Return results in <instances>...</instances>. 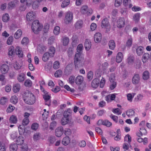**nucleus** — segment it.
Instances as JSON below:
<instances>
[{
	"instance_id": "f257e3e1",
	"label": "nucleus",
	"mask_w": 151,
	"mask_h": 151,
	"mask_svg": "<svg viewBox=\"0 0 151 151\" xmlns=\"http://www.w3.org/2000/svg\"><path fill=\"white\" fill-rule=\"evenodd\" d=\"M85 59L82 54L80 53L75 54L74 58V63L76 69L83 67L85 65Z\"/></svg>"
},
{
	"instance_id": "f03ea898",
	"label": "nucleus",
	"mask_w": 151,
	"mask_h": 151,
	"mask_svg": "<svg viewBox=\"0 0 151 151\" xmlns=\"http://www.w3.org/2000/svg\"><path fill=\"white\" fill-rule=\"evenodd\" d=\"M23 98L24 102L29 105L33 104L36 101L35 96L28 91H27L24 92L23 94Z\"/></svg>"
},
{
	"instance_id": "7ed1b4c3",
	"label": "nucleus",
	"mask_w": 151,
	"mask_h": 151,
	"mask_svg": "<svg viewBox=\"0 0 151 151\" xmlns=\"http://www.w3.org/2000/svg\"><path fill=\"white\" fill-rule=\"evenodd\" d=\"M42 24L40 23L38 20H35L32 24V29L35 33H38L39 31L42 29Z\"/></svg>"
},
{
	"instance_id": "20e7f679",
	"label": "nucleus",
	"mask_w": 151,
	"mask_h": 151,
	"mask_svg": "<svg viewBox=\"0 0 151 151\" xmlns=\"http://www.w3.org/2000/svg\"><path fill=\"white\" fill-rule=\"evenodd\" d=\"M73 13L68 11L65 14L64 18V22L66 24H71L73 22Z\"/></svg>"
},
{
	"instance_id": "39448f33",
	"label": "nucleus",
	"mask_w": 151,
	"mask_h": 151,
	"mask_svg": "<svg viewBox=\"0 0 151 151\" xmlns=\"http://www.w3.org/2000/svg\"><path fill=\"white\" fill-rule=\"evenodd\" d=\"M71 114V110L68 109L65 111L63 113V117L61 120V123L63 125L67 124L69 120V116Z\"/></svg>"
},
{
	"instance_id": "423d86ee",
	"label": "nucleus",
	"mask_w": 151,
	"mask_h": 151,
	"mask_svg": "<svg viewBox=\"0 0 151 151\" xmlns=\"http://www.w3.org/2000/svg\"><path fill=\"white\" fill-rule=\"evenodd\" d=\"M80 12L82 14L87 15H91L93 12V10L91 8H89L87 5H83L81 8Z\"/></svg>"
},
{
	"instance_id": "0eeeda50",
	"label": "nucleus",
	"mask_w": 151,
	"mask_h": 151,
	"mask_svg": "<svg viewBox=\"0 0 151 151\" xmlns=\"http://www.w3.org/2000/svg\"><path fill=\"white\" fill-rule=\"evenodd\" d=\"M12 67L15 70H18L21 68L23 65L22 62L19 60H14L11 64Z\"/></svg>"
},
{
	"instance_id": "6e6552de",
	"label": "nucleus",
	"mask_w": 151,
	"mask_h": 151,
	"mask_svg": "<svg viewBox=\"0 0 151 151\" xmlns=\"http://www.w3.org/2000/svg\"><path fill=\"white\" fill-rule=\"evenodd\" d=\"M26 4L28 7L32 6L33 9H34L37 8L39 6L38 4L34 0H26Z\"/></svg>"
},
{
	"instance_id": "1a4fd4ad",
	"label": "nucleus",
	"mask_w": 151,
	"mask_h": 151,
	"mask_svg": "<svg viewBox=\"0 0 151 151\" xmlns=\"http://www.w3.org/2000/svg\"><path fill=\"white\" fill-rule=\"evenodd\" d=\"M36 14L35 12L31 11L28 12L26 15V20L28 22L33 20L36 18Z\"/></svg>"
},
{
	"instance_id": "9d476101",
	"label": "nucleus",
	"mask_w": 151,
	"mask_h": 151,
	"mask_svg": "<svg viewBox=\"0 0 151 151\" xmlns=\"http://www.w3.org/2000/svg\"><path fill=\"white\" fill-rule=\"evenodd\" d=\"M125 21L124 17L119 18L117 21V26L118 28H122L125 25Z\"/></svg>"
},
{
	"instance_id": "9b49d317",
	"label": "nucleus",
	"mask_w": 151,
	"mask_h": 151,
	"mask_svg": "<svg viewBox=\"0 0 151 151\" xmlns=\"http://www.w3.org/2000/svg\"><path fill=\"white\" fill-rule=\"evenodd\" d=\"M63 128L62 127H59L55 129V134L57 137H61L63 134Z\"/></svg>"
},
{
	"instance_id": "f8f14e48",
	"label": "nucleus",
	"mask_w": 151,
	"mask_h": 151,
	"mask_svg": "<svg viewBox=\"0 0 151 151\" xmlns=\"http://www.w3.org/2000/svg\"><path fill=\"white\" fill-rule=\"evenodd\" d=\"M9 69V66L5 64L2 65L1 66L0 70L2 74H6L8 72Z\"/></svg>"
},
{
	"instance_id": "ddd939ff",
	"label": "nucleus",
	"mask_w": 151,
	"mask_h": 151,
	"mask_svg": "<svg viewBox=\"0 0 151 151\" xmlns=\"http://www.w3.org/2000/svg\"><path fill=\"white\" fill-rule=\"evenodd\" d=\"M102 39L101 34L99 32L96 33L94 35V40L95 42L98 43L101 42Z\"/></svg>"
},
{
	"instance_id": "4468645a",
	"label": "nucleus",
	"mask_w": 151,
	"mask_h": 151,
	"mask_svg": "<svg viewBox=\"0 0 151 151\" xmlns=\"http://www.w3.org/2000/svg\"><path fill=\"white\" fill-rule=\"evenodd\" d=\"M147 132L145 127H139V131L137 132L136 135L138 137H140L143 135L147 134Z\"/></svg>"
},
{
	"instance_id": "2eb2a0df",
	"label": "nucleus",
	"mask_w": 151,
	"mask_h": 151,
	"mask_svg": "<svg viewBox=\"0 0 151 151\" xmlns=\"http://www.w3.org/2000/svg\"><path fill=\"white\" fill-rule=\"evenodd\" d=\"M114 75H113V78L111 77L109 78V81L111 83L110 86V88L111 90H113L116 86V82L114 81Z\"/></svg>"
},
{
	"instance_id": "dca6fc26",
	"label": "nucleus",
	"mask_w": 151,
	"mask_h": 151,
	"mask_svg": "<svg viewBox=\"0 0 151 151\" xmlns=\"http://www.w3.org/2000/svg\"><path fill=\"white\" fill-rule=\"evenodd\" d=\"M84 46L86 50H89L91 47V43L90 40L88 39L86 40L84 43Z\"/></svg>"
},
{
	"instance_id": "f3484780",
	"label": "nucleus",
	"mask_w": 151,
	"mask_h": 151,
	"mask_svg": "<svg viewBox=\"0 0 151 151\" xmlns=\"http://www.w3.org/2000/svg\"><path fill=\"white\" fill-rule=\"evenodd\" d=\"M83 80V77L81 75L78 76L75 79V83L78 85H80L82 83Z\"/></svg>"
},
{
	"instance_id": "a211bd4d",
	"label": "nucleus",
	"mask_w": 151,
	"mask_h": 151,
	"mask_svg": "<svg viewBox=\"0 0 151 151\" xmlns=\"http://www.w3.org/2000/svg\"><path fill=\"white\" fill-rule=\"evenodd\" d=\"M123 58V55L121 52H119L117 54L116 58V61L117 63H121Z\"/></svg>"
},
{
	"instance_id": "6ab92c4d",
	"label": "nucleus",
	"mask_w": 151,
	"mask_h": 151,
	"mask_svg": "<svg viewBox=\"0 0 151 151\" xmlns=\"http://www.w3.org/2000/svg\"><path fill=\"white\" fill-rule=\"evenodd\" d=\"M21 86L19 84L16 83L14 84L13 86V91L14 93L19 92Z\"/></svg>"
},
{
	"instance_id": "aec40b11",
	"label": "nucleus",
	"mask_w": 151,
	"mask_h": 151,
	"mask_svg": "<svg viewBox=\"0 0 151 151\" xmlns=\"http://www.w3.org/2000/svg\"><path fill=\"white\" fill-rule=\"evenodd\" d=\"M16 141L17 145H21L23 144L24 141V138L22 136H19L16 139Z\"/></svg>"
},
{
	"instance_id": "412c9836",
	"label": "nucleus",
	"mask_w": 151,
	"mask_h": 151,
	"mask_svg": "<svg viewBox=\"0 0 151 151\" xmlns=\"http://www.w3.org/2000/svg\"><path fill=\"white\" fill-rule=\"evenodd\" d=\"M140 81V77L138 74L135 75L132 78V82L134 84H138Z\"/></svg>"
},
{
	"instance_id": "4be33fe9",
	"label": "nucleus",
	"mask_w": 151,
	"mask_h": 151,
	"mask_svg": "<svg viewBox=\"0 0 151 151\" xmlns=\"http://www.w3.org/2000/svg\"><path fill=\"white\" fill-rule=\"evenodd\" d=\"M150 74L148 71L146 70L144 71L142 74V78L145 81H146L150 78Z\"/></svg>"
},
{
	"instance_id": "5701e85b",
	"label": "nucleus",
	"mask_w": 151,
	"mask_h": 151,
	"mask_svg": "<svg viewBox=\"0 0 151 151\" xmlns=\"http://www.w3.org/2000/svg\"><path fill=\"white\" fill-rule=\"evenodd\" d=\"M22 35V30L19 29L17 30L14 33V37L15 39H18L20 38Z\"/></svg>"
},
{
	"instance_id": "b1692460",
	"label": "nucleus",
	"mask_w": 151,
	"mask_h": 151,
	"mask_svg": "<svg viewBox=\"0 0 151 151\" xmlns=\"http://www.w3.org/2000/svg\"><path fill=\"white\" fill-rule=\"evenodd\" d=\"M18 131L20 135L24 134L25 132V127L24 126L20 125L18 127Z\"/></svg>"
},
{
	"instance_id": "393cba45",
	"label": "nucleus",
	"mask_w": 151,
	"mask_h": 151,
	"mask_svg": "<svg viewBox=\"0 0 151 151\" xmlns=\"http://www.w3.org/2000/svg\"><path fill=\"white\" fill-rule=\"evenodd\" d=\"M61 41L63 45L66 46L68 44L69 39L67 37H63L62 38Z\"/></svg>"
},
{
	"instance_id": "a878e982",
	"label": "nucleus",
	"mask_w": 151,
	"mask_h": 151,
	"mask_svg": "<svg viewBox=\"0 0 151 151\" xmlns=\"http://www.w3.org/2000/svg\"><path fill=\"white\" fill-rule=\"evenodd\" d=\"M51 57L50 55L49 54V52H47L44 53L42 57V60L44 62L47 61Z\"/></svg>"
},
{
	"instance_id": "bb28decb",
	"label": "nucleus",
	"mask_w": 151,
	"mask_h": 151,
	"mask_svg": "<svg viewBox=\"0 0 151 151\" xmlns=\"http://www.w3.org/2000/svg\"><path fill=\"white\" fill-rule=\"evenodd\" d=\"M70 138L66 136L63 138L62 143L64 145L66 146L70 143Z\"/></svg>"
},
{
	"instance_id": "cd10ccee",
	"label": "nucleus",
	"mask_w": 151,
	"mask_h": 151,
	"mask_svg": "<svg viewBox=\"0 0 151 151\" xmlns=\"http://www.w3.org/2000/svg\"><path fill=\"white\" fill-rule=\"evenodd\" d=\"M150 58V55L149 53H145L142 57V60L143 63H146Z\"/></svg>"
},
{
	"instance_id": "c85d7f7f",
	"label": "nucleus",
	"mask_w": 151,
	"mask_h": 151,
	"mask_svg": "<svg viewBox=\"0 0 151 151\" xmlns=\"http://www.w3.org/2000/svg\"><path fill=\"white\" fill-rule=\"evenodd\" d=\"M9 122L13 124H16L18 121L17 116L14 115H12L10 116L9 119Z\"/></svg>"
},
{
	"instance_id": "c756f323",
	"label": "nucleus",
	"mask_w": 151,
	"mask_h": 151,
	"mask_svg": "<svg viewBox=\"0 0 151 151\" xmlns=\"http://www.w3.org/2000/svg\"><path fill=\"white\" fill-rule=\"evenodd\" d=\"M99 80L98 78H95L93 81L91 86L92 87L94 88H97L99 85Z\"/></svg>"
},
{
	"instance_id": "7c9ffc66",
	"label": "nucleus",
	"mask_w": 151,
	"mask_h": 151,
	"mask_svg": "<svg viewBox=\"0 0 151 151\" xmlns=\"http://www.w3.org/2000/svg\"><path fill=\"white\" fill-rule=\"evenodd\" d=\"M135 111L132 109H129L127 110L126 112V114L129 117H132L134 116Z\"/></svg>"
},
{
	"instance_id": "2f4dec72",
	"label": "nucleus",
	"mask_w": 151,
	"mask_h": 151,
	"mask_svg": "<svg viewBox=\"0 0 151 151\" xmlns=\"http://www.w3.org/2000/svg\"><path fill=\"white\" fill-rule=\"evenodd\" d=\"M17 54L18 56L22 57L23 56V52L22 51V48L19 47H17L16 48Z\"/></svg>"
},
{
	"instance_id": "473e14b6",
	"label": "nucleus",
	"mask_w": 151,
	"mask_h": 151,
	"mask_svg": "<svg viewBox=\"0 0 151 151\" xmlns=\"http://www.w3.org/2000/svg\"><path fill=\"white\" fill-rule=\"evenodd\" d=\"M135 95V93H128L127 95V100L130 102H132V101L133 98Z\"/></svg>"
},
{
	"instance_id": "72a5a7b5",
	"label": "nucleus",
	"mask_w": 151,
	"mask_h": 151,
	"mask_svg": "<svg viewBox=\"0 0 151 151\" xmlns=\"http://www.w3.org/2000/svg\"><path fill=\"white\" fill-rule=\"evenodd\" d=\"M83 22L82 20H79L75 24V27L77 29L81 28L83 26Z\"/></svg>"
},
{
	"instance_id": "f704fd0d",
	"label": "nucleus",
	"mask_w": 151,
	"mask_h": 151,
	"mask_svg": "<svg viewBox=\"0 0 151 151\" xmlns=\"http://www.w3.org/2000/svg\"><path fill=\"white\" fill-rule=\"evenodd\" d=\"M101 25L103 28H106L109 27V24L107 19H104L103 20Z\"/></svg>"
},
{
	"instance_id": "c9c22d12",
	"label": "nucleus",
	"mask_w": 151,
	"mask_h": 151,
	"mask_svg": "<svg viewBox=\"0 0 151 151\" xmlns=\"http://www.w3.org/2000/svg\"><path fill=\"white\" fill-rule=\"evenodd\" d=\"M140 16V14L139 13L135 14L133 16V20L136 23H137L139 20Z\"/></svg>"
},
{
	"instance_id": "e433bc0d",
	"label": "nucleus",
	"mask_w": 151,
	"mask_h": 151,
	"mask_svg": "<svg viewBox=\"0 0 151 151\" xmlns=\"http://www.w3.org/2000/svg\"><path fill=\"white\" fill-rule=\"evenodd\" d=\"M75 77L74 76H71L69 78L68 80V83L71 85L73 86L75 82Z\"/></svg>"
},
{
	"instance_id": "4c0bfd02",
	"label": "nucleus",
	"mask_w": 151,
	"mask_h": 151,
	"mask_svg": "<svg viewBox=\"0 0 151 151\" xmlns=\"http://www.w3.org/2000/svg\"><path fill=\"white\" fill-rule=\"evenodd\" d=\"M18 101V98L15 95L12 96L10 99V101L13 104H16Z\"/></svg>"
},
{
	"instance_id": "58836bf2",
	"label": "nucleus",
	"mask_w": 151,
	"mask_h": 151,
	"mask_svg": "<svg viewBox=\"0 0 151 151\" xmlns=\"http://www.w3.org/2000/svg\"><path fill=\"white\" fill-rule=\"evenodd\" d=\"M10 17L9 14L7 13H5L2 16V20L3 22H6L9 21Z\"/></svg>"
},
{
	"instance_id": "ea45409f",
	"label": "nucleus",
	"mask_w": 151,
	"mask_h": 151,
	"mask_svg": "<svg viewBox=\"0 0 151 151\" xmlns=\"http://www.w3.org/2000/svg\"><path fill=\"white\" fill-rule=\"evenodd\" d=\"M144 47L141 46L138 47L136 49L137 54L138 55H141L143 52Z\"/></svg>"
},
{
	"instance_id": "a19ab883",
	"label": "nucleus",
	"mask_w": 151,
	"mask_h": 151,
	"mask_svg": "<svg viewBox=\"0 0 151 151\" xmlns=\"http://www.w3.org/2000/svg\"><path fill=\"white\" fill-rule=\"evenodd\" d=\"M60 32V28L58 26L55 27L53 29V32L54 35H58Z\"/></svg>"
},
{
	"instance_id": "79ce46f5",
	"label": "nucleus",
	"mask_w": 151,
	"mask_h": 151,
	"mask_svg": "<svg viewBox=\"0 0 151 151\" xmlns=\"http://www.w3.org/2000/svg\"><path fill=\"white\" fill-rule=\"evenodd\" d=\"M124 142L131 144L132 141V138L131 136L129 134H127L124 138Z\"/></svg>"
},
{
	"instance_id": "37998d69",
	"label": "nucleus",
	"mask_w": 151,
	"mask_h": 151,
	"mask_svg": "<svg viewBox=\"0 0 151 151\" xmlns=\"http://www.w3.org/2000/svg\"><path fill=\"white\" fill-rule=\"evenodd\" d=\"M17 78L19 82H22L25 79V75L23 73H21L18 75Z\"/></svg>"
},
{
	"instance_id": "c03bdc74",
	"label": "nucleus",
	"mask_w": 151,
	"mask_h": 151,
	"mask_svg": "<svg viewBox=\"0 0 151 151\" xmlns=\"http://www.w3.org/2000/svg\"><path fill=\"white\" fill-rule=\"evenodd\" d=\"M49 54L51 56V57H53L54 55L55 52V48L53 47H50L49 49Z\"/></svg>"
},
{
	"instance_id": "a18cd8bd",
	"label": "nucleus",
	"mask_w": 151,
	"mask_h": 151,
	"mask_svg": "<svg viewBox=\"0 0 151 151\" xmlns=\"http://www.w3.org/2000/svg\"><path fill=\"white\" fill-rule=\"evenodd\" d=\"M18 145L16 144H12L10 146V151H17L18 149Z\"/></svg>"
},
{
	"instance_id": "49530a36",
	"label": "nucleus",
	"mask_w": 151,
	"mask_h": 151,
	"mask_svg": "<svg viewBox=\"0 0 151 151\" xmlns=\"http://www.w3.org/2000/svg\"><path fill=\"white\" fill-rule=\"evenodd\" d=\"M44 95H43V98L46 101H48L50 98V96L48 94V93L47 91L44 90V91H42Z\"/></svg>"
},
{
	"instance_id": "de8ad7c7",
	"label": "nucleus",
	"mask_w": 151,
	"mask_h": 151,
	"mask_svg": "<svg viewBox=\"0 0 151 151\" xmlns=\"http://www.w3.org/2000/svg\"><path fill=\"white\" fill-rule=\"evenodd\" d=\"M143 94L140 93L138 94L135 98L134 100L136 101H141L143 99Z\"/></svg>"
},
{
	"instance_id": "09e8293b",
	"label": "nucleus",
	"mask_w": 151,
	"mask_h": 151,
	"mask_svg": "<svg viewBox=\"0 0 151 151\" xmlns=\"http://www.w3.org/2000/svg\"><path fill=\"white\" fill-rule=\"evenodd\" d=\"M132 39L131 36H129L127 40L126 43V46L127 47H130L132 45Z\"/></svg>"
},
{
	"instance_id": "8fccbe9b",
	"label": "nucleus",
	"mask_w": 151,
	"mask_h": 151,
	"mask_svg": "<svg viewBox=\"0 0 151 151\" xmlns=\"http://www.w3.org/2000/svg\"><path fill=\"white\" fill-rule=\"evenodd\" d=\"M97 27V24L94 22L91 23L90 26V29L89 31L90 32H93L95 31Z\"/></svg>"
},
{
	"instance_id": "3c124183",
	"label": "nucleus",
	"mask_w": 151,
	"mask_h": 151,
	"mask_svg": "<svg viewBox=\"0 0 151 151\" xmlns=\"http://www.w3.org/2000/svg\"><path fill=\"white\" fill-rule=\"evenodd\" d=\"M109 47L111 49L114 50L115 47V44L114 40H110L109 43Z\"/></svg>"
},
{
	"instance_id": "603ef678",
	"label": "nucleus",
	"mask_w": 151,
	"mask_h": 151,
	"mask_svg": "<svg viewBox=\"0 0 151 151\" xmlns=\"http://www.w3.org/2000/svg\"><path fill=\"white\" fill-rule=\"evenodd\" d=\"M40 138V135L39 133H36L33 135V138L35 141L39 140Z\"/></svg>"
},
{
	"instance_id": "864d4df0",
	"label": "nucleus",
	"mask_w": 151,
	"mask_h": 151,
	"mask_svg": "<svg viewBox=\"0 0 151 151\" xmlns=\"http://www.w3.org/2000/svg\"><path fill=\"white\" fill-rule=\"evenodd\" d=\"M63 132L66 136L68 137L71 134L72 131L70 129L66 128L63 130Z\"/></svg>"
},
{
	"instance_id": "5fc2aeb1",
	"label": "nucleus",
	"mask_w": 151,
	"mask_h": 151,
	"mask_svg": "<svg viewBox=\"0 0 151 151\" xmlns=\"http://www.w3.org/2000/svg\"><path fill=\"white\" fill-rule=\"evenodd\" d=\"M15 5L16 4L15 2H11L8 4L7 8L9 9H12L14 7Z\"/></svg>"
},
{
	"instance_id": "6e6d98bb",
	"label": "nucleus",
	"mask_w": 151,
	"mask_h": 151,
	"mask_svg": "<svg viewBox=\"0 0 151 151\" xmlns=\"http://www.w3.org/2000/svg\"><path fill=\"white\" fill-rule=\"evenodd\" d=\"M29 42V40L26 37H24L22 39L21 41V44L24 45H26Z\"/></svg>"
},
{
	"instance_id": "4d7b16f0",
	"label": "nucleus",
	"mask_w": 151,
	"mask_h": 151,
	"mask_svg": "<svg viewBox=\"0 0 151 151\" xmlns=\"http://www.w3.org/2000/svg\"><path fill=\"white\" fill-rule=\"evenodd\" d=\"M8 99L6 97H4L1 98L0 99V104L2 105L5 104L7 102Z\"/></svg>"
},
{
	"instance_id": "13d9d810",
	"label": "nucleus",
	"mask_w": 151,
	"mask_h": 151,
	"mask_svg": "<svg viewBox=\"0 0 151 151\" xmlns=\"http://www.w3.org/2000/svg\"><path fill=\"white\" fill-rule=\"evenodd\" d=\"M70 3V0H65L62 2L61 5V7L63 8L66 7L69 5Z\"/></svg>"
},
{
	"instance_id": "bf43d9fd",
	"label": "nucleus",
	"mask_w": 151,
	"mask_h": 151,
	"mask_svg": "<svg viewBox=\"0 0 151 151\" xmlns=\"http://www.w3.org/2000/svg\"><path fill=\"white\" fill-rule=\"evenodd\" d=\"M8 54L9 55L12 56L14 53V47L13 46H11L9 49Z\"/></svg>"
},
{
	"instance_id": "052dcab7",
	"label": "nucleus",
	"mask_w": 151,
	"mask_h": 151,
	"mask_svg": "<svg viewBox=\"0 0 151 151\" xmlns=\"http://www.w3.org/2000/svg\"><path fill=\"white\" fill-rule=\"evenodd\" d=\"M14 40V38L12 36L9 37L7 40L6 44L9 45H12L13 42Z\"/></svg>"
},
{
	"instance_id": "680f3d73",
	"label": "nucleus",
	"mask_w": 151,
	"mask_h": 151,
	"mask_svg": "<svg viewBox=\"0 0 151 151\" xmlns=\"http://www.w3.org/2000/svg\"><path fill=\"white\" fill-rule=\"evenodd\" d=\"M134 58L133 56L131 55L127 59V62L129 65H131L133 63Z\"/></svg>"
},
{
	"instance_id": "e2e57ef3",
	"label": "nucleus",
	"mask_w": 151,
	"mask_h": 151,
	"mask_svg": "<svg viewBox=\"0 0 151 151\" xmlns=\"http://www.w3.org/2000/svg\"><path fill=\"white\" fill-rule=\"evenodd\" d=\"M64 88L67 91H69L71 93H73L75 91V90L74 89L70 88V86L68 85H65L64 86Z\"/></svg>"
},
{
	"instance_id": "0e129e2a",
	"label": "nucleus",
	"mask_w": 151,
	"mask_h": 151,
	"mask_svg": "<svg viewBox=\"0 0 151 151\" xmlns=\"http://www.w3.org/2000/svg\"><path fill=\"white\" fill-rule=\"evenodd\" d=\"M32 83V81L30 80L27 79L25 81L24 85L26 87H30L31 86Z\"/></svg>"
},
{
	"instance_id": "69168bd1",
	"label": "nucleus",
	"mask_w": 151,
	"mask_h": 151,
	"mask_svg": "<svg viewBox=\"0 0 151 151\" xmlns=\"http://www.w3.org/2000/svg\"><path fill=\"white\" fill-rule=\"evenodd\" d=\"M55 37L54 36H51L48 39V44L51 45L55 42Z\"/></svg>"
},
{
	"instance_id": "338daca9",
	"label": "nucleus",
	"mask_w": 151,
	"mask_h": 151,
	"mask_svg": "<svg viewBox=\"0 0 151 151\" xmlns=\"http://www.w3.org/2000/svg\"><path fill=\"white\" fill-rule=\"evenodd\" d=\"M29 122V118H24L22 121V125L24 126H27Z\"/></svg>"
},
{
	"instance_id": "774afa93",
	"label": "nucleus",
	"mask_w": 151,
	"mask_h": 151,
	"mask_svg": "<svg viewBox=\"0 0 151 151\" xmlns=\"http://www.w3.org/2000/svg\"><path fill=\"white\" fill-rule=\"evenodd\" d=\"M11 89L12 86L9 84L7 85L4 87L5 91L7 93L11 91Z\"/></svg>"
}]
</instances>
